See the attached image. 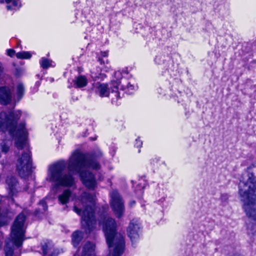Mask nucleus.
<instances>
[{
    "label": "nucleus",
    "mask_w": 256,
    "mask_h": 256,
    "mask_svg": "<svg viewBox=\"0 0 256 256\" xmlns=\"http://www.w3.org/2000/svg\"><path fill=\"white\" fill-rule=\"evenodd\" d=\"M16 56L19 59H28L32 57V54L28 52H20L16 54Z\"/></svg>",
    "instance_id": "obj_23"
},
{
    "label": "nucleus",
    "mask_w": 256,
    "mask_h": 256,
    "mask_svg": "<svg viewBox=\"0 0 256 256\" xmlns=\"http://www.w3.org/2000/svg\"><path fill=\"white\" fill-rule=\"evenodd\" d=\"M52 60L45 58H42L40 61V65L43 68H48L51 66H52Z\"/></svg>",
    "instance_id": "obj_22"
},
{
    "label": "nucleus",
    "mask_w": 256,
    "mask_h": 256,
    "mask_svg": "<svg viewBox=\"0 0 256 256\" xmlns=\"http://www.w3.org/2000/svg\"><path fill=\"white\" fill-rule=\"evenodd\" d=\"M140 224L138 220H132L130 221L128 228V234L132 242L136 240L139 238L138 230Z\"/></svg>",
    "instance_id": "obj_11"
},
{
    "label": "nucleus",
    "mask_w": 256,
    "mask_h": 256,
    "mask_svg": "<svg viewBox=\"0 0 256 256\" xmlns=\"http://www.w3.org/2000/svg\"><path fill=\"white\" fill-rule=\"evenodd\" d=\"M134 204H135V202L134 201H132V202H130V204L131 206H132Z\"/></svg>",
    "instance_id": "obj_33"
},
{
    "label": "nucleus",
    "mask_w": 256,
    "mask_h": 256,
    "mask_svg": "<svg viewBox=\"0 0 256 256\" xmlns=\"http://www.w3.org/2000/svg\"><path fill=\"white\" fill-rule=\"evenodd\" d=\"M6 184L9 191L10 194L13 196L19 192H21L22 190L19 186L17 180L13 176H8L6 179ZM30 184L26 186L24 188L23 190L28 192L29 193L34 192L32 187L30 186Z\"/></svg>",
    "instance_id": "obj_10"
},
{
    "label": "nucleus",
    "mask_w": 256,
    "mask_h": 256,
    "mask_svg": "<svg viewBox=\"0 0 256 256\" xmlns=\"http://www.w3.org/2000/svg\"><path fill=\"white\" fill-rule=\"evenodd\" d=\"M2 242L1 241V240H0V247L1 246H2Z\"/></svg>",
    "instance_id": "obj_34"
},
{
    "label": "nucleus",
    "mask_w": 256,
    "mask_h": 256,
    "mask_svg": "<svg viewBox=\"0 0 256 256\" xmlns=\"http://www.w3.org/2000/svg\"><path fill=\"white\" fill-rule=\"evenodd\" d=\"M114 76L116 80H112L111 84V85L113 86V88L111 87L112 89V102L114 100V97L116 100L120 98V93L118 92V86L120 84H122V87L123 89L127 90V92L129 94H132L134 91L136 90V87L134 84H132L131 82H126V79H123L122 81H120L119 78L121 77V72L119 71L116 72L114 73Z\"/></svg>",
    "instance_id": "obj_7"
},
{
    "label": "nucleus",
    "mask_w": 256,
    "mask_h": 256,
    "mask_svg": "<svg viewBox=\"0 0 256 256\" xmlns=\"http://www.w3.org/2000/svg\"><path fill=\"white\" fill-rule=\"evenodd\" d=\"M12 142L10 140H2L0 143V147L2 152L6 153L10 149V146H12Z\"/></svg>",
    "instance_id": "obj_21"
},
{
    "label": "nucleus",
    "mask_w": 256,
    "mask_h": 256,
    "mask_svg": "<svg viewBox=\"0 0 256 256\" xmlns=\"http://www.w3.org/2000/svg\"><path fill=\"white\" fill-rule=\"evenodd\" d=\"M16 98L19 101L22 99L24 95L25 92L24 86L22 82H18L16 86Z\"/></svg>",
    "instance_id": "obj_20"
},
{
    "label": "nucleus",
    "mask_w": 256,
    "mask_h": 256,
    "mask_svg": "<svg viewBox=\"0 0 256 256\" xmlns=\"http://www.w3.org/2000/svg\"><path fill=\"white\" fill-rule=\"evenodd\" d=\"M6 54L10 57H12L15 54V50L13 49H8L6 50Z\"/></svg>",
    "instance_id": "obj_26"
},
{
    "label": "nucleus",
    "mask_w": 256,
    "mask_h": 256,
    "mask_svg": "<svg viewBox=\"0 0 256 256\" xmlns=\"http://www.w3.org/2000/svg\"><path fill=\"white\" fill-rule=\"evenodd\" d=\"M32 168V160L30 152L26 149L22 152L16 164L17 170L20 176L23 178L27 176L30 172Z\"/></svg>",
    "instance_id": "obj_8"
},
{
    "label": "nucleus",
    "mask_w": 256,
    "mask_h": 256,
    "mask_svg": "<svg viewBox=\"0 0 256 256\" xmlns=\"http://www.w3.org/2000/svg\"><path fill=\"white\" fill-rule=\"evenodd\" d=\"M101 56L103 57H107L108 56V52H101Z\"/></svg>",
    "instance_id": "obj_29"
},
{
    "label": "nucleus",
    "mask_w": 256,
    "mask_h": 256,
    "mask_svg": "<svg viewBox=\"0 0 256 256\" xmlns=\"http://www.w3.org/2000/svg\"><path fill=\"white\" fill-rule=\"evenodd\" d=\"M98 61L100 62V64H102L104 63V60L102 58H99Z\"/></svg>",
    "instance_id": "obj_32"
},
{
    "label": "nucleus",
    "mask_w": 256,
    "mask_h": 256,
    "mask_svg": "<svg viewBox=\"0 0 256 256\" xmlns=\"http://www.w3.org/2000/svg\"><path fill=\"white\" fill-rule=\"evenodd\" d=\"M4 2L7 4L6 8L8 10H17L20 6L19 0H0V2Z\"/></svg>",
    "instance_id": "obj_18"
},
{
    "label": "nucleus",
    "mask_w": 256,
    "mask_h": 256,
    "mask_svg": "<svg viewBox=\"0 0 256 256\" xmlns=\"http://www.w3.org/2000/svg\"><path fill=\"white\" fill-rule=\"evenodd\" d=\"M4 252L6 256H12L13 255V249L12 248L6 246L4 248Z\"/></svg>",
    "instance_id": "obj_25"
},
{
    "label": "nucleus",
    "mask_w": 256,
    "mask_h": 256,
    "mask_svg": "<svg viewBox=\"0 0 256 256\" xmlns=\"http://www.w3.org/2000/svg\"><path fill=\"white\" fill-rule=\"evenodd\" d=\"M82 238V233L80 231H76L72 234V242L74 247L78 245Z\"/></svg>",
    "instance_id": "obj_19"
},
{
    "label": "nucleus",
    "mask_w": 256,
    "mask_h": 256,
    "mask_svg": "<svg viewBox=\"0 0 256 256\" xmlns=\"http://www.w3.org/2000/svg\"><path fill=\"white\" fill-rule=\"evenodd\" d=\"M106 242L110 249L109 256H121L124 249L123 236L116 232V224L114 219L109 215H103L100 220Z\"/></svg>",
    "instance_id": "obj_3"
},
{
    "label": "nucleus",
    "mask_w": 256,
    "mask_h": 256,
    "mask_svg": "<svg viewBox=\"0 0 256 256\" xmlns=\"http://www.w3.org/2000/svg\"><path fill=\"white\" fill-rule=\"evenodd\" d=\"M7 222V220L2 221L1 219H0V226L6 224Z\"/></svg>",
    "instance_id": "obj_30"
},
{
    "label": "nucleus",
    "mask_w": 256,
    "mask_h": 256,
    "mask_svg": "<svg viewBox=\"0 0 256 256\" xmlns=\"http://www.w3.org/2000/svg\"><path fill=\"white\" fill-rule=\"evenodd\" d=\"M42 249L44 256H58L60 252L50 242H48L42 245Z\"/></svg>",
    "instance_id": "obj_14"
},
{
    "label": "nucleus",
    "mask_w": 256,
    "mask_h": 256,
    "mask_svg": "<svg viewBox=\"0 0 256 256\" xmlns=\"http://www.w3.org/2000/svg\"><path fill=\"white\" fill-rule=\"evenodd\" d=\"M102 156V152H101L100 151H98V154H96V155H95V156H96V157H99V156Z\"/></svg>",
    "instance_id": "obj_31"
},
{
    "label": "nucleus",
    "mask_w": 256,
    "mask_h": 256,
    "mask_svg": "<svg viewBox=\"0 0 256 256\" xmlns=\"http://www.w3.org/2000/svg\"><path fill=\"white\" fill-rule=\"evenodd\" d=\"M72 196V192L69 189H65L58 196L59 202L62 204H68Z\"/></svg>",
    "instance_id": "obj_15"
},
{
    "label": "nucleus",
    "mask_w": 256,
    "mask_h": 256,
    "mask_svg": "<svg viewBox=\"0 0 256 256\" xmlns=\"http://www.w3.org/2000/svg\"><path fill=\"white\" fill-rule=\"evenodd\" d=\"M20 116V110L0 113V130L8 132L14 139L15 146L18 150H22L26 147L28 136L24 123L18 124V120Z\"/></svg>",
    "instance_id": "obj_2"
},
{
    "label": "nucleus",
    "mask_w": 256,
    "mask_h": 256,
    "mask_svg": "<svg viewBox=\"0 0 256 256\" xmlns=\"http://www.w3.org/2000/svg\"><path fill=\"white\" fill-rule=\"evenodd\" d=\"M142 142L141 140H140L139 138H137L136 140V143L134 144V146H136L138 148H140L142 146Z\"/></svg>",
    "instance_id": "obj_27"
},
{
    "label": "nucleus",
    "mask_w": 256,
    "mask_h": 256,
    "mask_svg": "<svg viewBox=\"0 0 256 256\" xmlns=\"http://www.w3.org/2000/svg\"><path fill=\"white\" fill-rule=\"evenodd\" d=\"M95 201L94 197L86 192H84L76 200L74 211L81 216L82 226L86 233H90L96 226L94 214Z\"/></svg>",
    "instance_id": "obj_4"
},
{
    "label": "nucleus",
    "mask_w": 256,
    "mask_h": 256,
    "mask_svg": "<svg viewBox=\"0 0 256 256\" xmlns=\"http://www.w3.org/2000/svg\"><path fill=\"white\" fill-rule=\"evenodd\" d=\"M12 99V92L8 86L0 87V103L6 104L9 103Z\"/></svg>",
    "instance_id": "obj_13"
},
{
    "label": "nucleus",
    "mask_w": 256,
    "mask_h": 256,
    "mask_svg": "<svg viewBox=\"0 0 256 256\" xmlns=\"http://www.w3.org/2000/svg\"><path fill=\"white\" fill-rule=\"evenodd\" d=\"M82 256H96L94 245L90 242H87L83 248Z\"/></svg>",
    "instance_id": "obj_17"
},
{
    "label": "nucleus",
    "mask_w": 256,
    "mask_h": 256,
    "mask_svg": "<svg viewBox=\"0 0 256 256\" xmlns=\"http://www.w3.org/2000/svg\"><path fill=\"white\" fill-rule=\"evenodd\" d=\"M92 78H96V79L99 78L98 76L96 73H94L93 72H92Z\"/></svg>",
    "instance_id": "obj_28"
},
{
    "label": "nucleus",
    "mask_w": 256,
    "mask_h": 256,
    "mask_svg": "<svg viewBox=\"0 0 256 256\" xmlns=\"http://www.w3.org/2000/svg\"><path fill=\"white\" fill-rule=\"evenodd\" d=\"M88 81L84 76L80 75L75 78L73 80L74 86L76 88H82L86 86Z\"/></svg>",
    "instance_id": "obj_16"
},
{
    "label": "nucleus",
    "mask_w": 256,
    "mask_h": 256,
    "mask_svg": "<svg viewBox=\"0 0 256 256\" xmlns=\"http://www.w3.org/2000/svg\"><path fill=\"white\" fill-rule=\"evenodd\" d=\"M1 210H2V206H0V211H1Z\"/></svg>",
    "instance_id": "obj_35"
},
{
    "label": "nucleus",
    "mask_w": 256,
    "mask_h": 256,
    "mask_svg": "<svg viewBox=\"0 0 256 256\" xmlns=\"http://www.w3.org/2000/svg\"><path fill=\"white\" fill-rule=\"evenodd\" d=\"M26 217L23 214L18 216L12 227L11 237L14 244L18 247L22 245L24 240V236L25 232L24 222Z\"/></svg>",
    "instance_id": "obj_6"
},
{
    "label": "nucleus",
    "mask_w": 256,
    "mask_h": 256,
    "mask_svg": "<svg viewBox=\"0 0 256 256\" xmlns=\"http://www.w3.org/2000/svg\"><path fill=\"white\" fill-rule=\"evenodd\" d=\"M112 84V82L110 83ZM110 88L108 86L107 84H100V82H96L94 84V88L96 92L101 97L108 96L110 92V88L111 92L112 91V86L110 84Z\"/></svg>",
    "instance_id": "obj_12"
},
{
    "label": "nucleus",
    "mask_w": 256,
    "mask_h": 256,
    "mask_svg": "<svg viewBox=\"0 0 256 256\" xmlns=\"http://www.w3.org/2000/svg\"><path fill=\"white\" fill-rule=\"evenodd\" d=\"M110 204L115 215L118 218H121L124 212V202L117 190H114L110 193Z\"/></svg>",
    "instance_id": "obj_9"
},
{
    "label": "nucleus",
    "mask_w": 256,
    "mask_h": 256,
    "mask_svg": "<svg viewBox=\"0 0 256 256\" xmlns=\"http://www.w3.org/2000/svg\"><path fill=\"white\" fill-rule=\"evenodd\" d=\"M240 194L244 202V208L246 215L256 220V184L248 182H240Z\"/></svg>",
    "instance_id": "obj_5"
},
{
    "label": "nucleus",
    "mask_w": 256,
    "mask_h": 256,
    "mask_svg": "<svg viewBox=\"0 0 256 256\" xmlns=\"http://www.w3.org/2000/svg\"><path fill=\"white\" fill-rule=\"evenodd\" d=\"M67 163L60 160L49 166L46 180L55 182L57 186L64 187L73 186L74 180L70 172L78 174L83 184L90 189H94L96 186L94 175L88 171L92 168L98 170L100 164L95 160L88 158L84 154L78 150L74 152L68 162L69 172H65Z\"/></svg>",
    "instance_id": "obj_1"
},
{
    "label": "nucleus",
    "mask_w": 256,
    "mask_h": 256,
    "mask_svg": "<svg viewBox=\"0 0 256 256\" xmlns=\"http://www.w3.org/2000/svg\"><path fill=\"white\" fill-rule=\"evenodd\" d=\"M40 206L42 207V208H39L38 210H36V214H38L40 213H43L45 212L48 209V206L46 203V202L44 200H40L39 202Z\"/></svg>",
    "instance_id": "obj_24"
}]
</instances>
